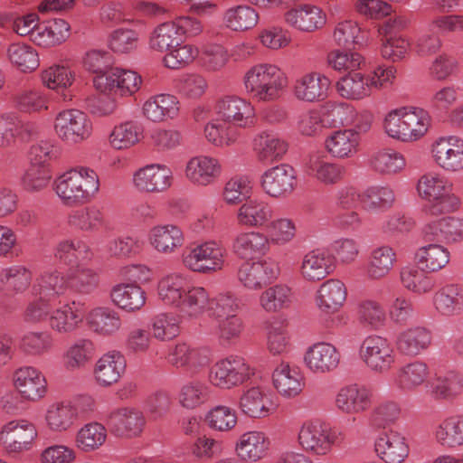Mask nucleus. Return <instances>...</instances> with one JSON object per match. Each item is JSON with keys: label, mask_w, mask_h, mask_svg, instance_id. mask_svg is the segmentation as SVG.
I'll use <instances>...</instances> for the list:
<instances>
[{"label": "nucleus", "mask_w": 463, "mask_h": 463, "mask_svg": "<svg viewBox=\"0 0 463 463\" xmlns=\"http://www.w3.org/2000/svg\"><path fill=\"white\" fill-rule=\"evenodd\" d=\"M222 165L214 156L199 155L185 164L184 176L194 185L205 187L213 184L222 175Z\"/></svg>", "instance_id": "nucleus-25"}, {"label": "nucleus", "mask_w": 463, "mask_h": 463, "mask_svg": "<svg viewBox=\"0 0 463 463\" xmlns=\"http://www.w3.org/2000/svg\"><path fill=\"white\" fill-rule=\"evenodd\" d=\"M156 289L161 302L176 309L183 322H194L209 309V290L202 286L189 285L187 276L182 272L172 271L161 277Z\"/></svg>", "instance_id": "nucleus-1"}, {"label": "nucleus", "mask_w": 463, "mask_h": 463, "mask_svg": "<svg viewBox=\"0 0 463 463\" xmlns=\"http://www.w3.org/2000/svg\"><path fill=\"white\" fill-rule=\"evenodd\" d=\"M372 171L383 176H393L406 167L404 156L393 148H381L374 151L368 160Z\"/></svg>", "instance_id": "nucleus-53"}, {"label": "nucleus", "mask_w": 463, "mask_h": 463, "mask_svg": "<svg viewBox=\"0 0 463 463\" xmlns=\"http://www.w3.org/2000/svg\"><path fill=\"white\" fill-rule=\"evenodd\" d=\"M335 269V257L326 250L315 249L307 251L301 260L299 274L307 282H318L328 277Z\"/></svg>", "instance_id": "nucleus-31"}, {"label": "nucleus", "mask_w": 463, "mask_h": 463, "mask_svg": "<svg viewBox=\"0 0 463 463\" xmlns=\"http://www.w3.org/2000/svg\"><path fill=\"white\" fill-rule=\"evenodd\" d=\"M242 82L246 94L254 101L274 103L283 96L288 80L279 66L260 62L245 71Z\"/></svg>", "instance_id": "nucleus-3"}, {"label": "nucleus", "mask_w": 463, "mask_h": 463, "mask_svg": "<svg viewBox=\"0 0 463 463\" xmlns=\"http://www.w3.org/2000/svg\"><path fill=\"white\" fill-rule=\"evenodd\" d=\"M53 128L61 141L75 145L88 140L92 136L93 123L84 111L67 109L55 116Z\"/></svg>", "instance_id": "nucleus-9"}, {"label": "nucleus", "mask_w": 463, "mask_h": 463, "mask_svg": "<svg viewBox=\"0 0 463 463\" xmlns=\"http://www.w3.org/2000/svg\"><path fill=\"white\" fill-rule=\"evenodd\" d=\"M74 413L70 400L54 401L44 411V424L51 432H66L77 422Z\"/></svg>", "instance_id": "nucleus-45"}, {"label": "nucleus", "mask_w": 463, "mask_h": 463, "mask_svg": "<svg viewBox=\"0 0 463 463\" xmlns=\"http://www.w3.org/2000/svg\"><path fill=\"white\" fill-rule=\"evenodd\" d=\"M331 80L324 73L309 71L298 77L293 87L295 98L304 102L325 100L330 91Z\"/></svg>", "instance_id": "nucleus-27"}, {"label": "nucleus", "mask_w": 463, "mask_h": 463, "mask_svg": "<svg viewBox=\"0 0 463 463\" xmlns=\"http://www.w3.org/2000/svg\"><path fill=\"white\" fill-rule=\"evenodd\" d=\"M374 402V391L363 383H349L342 386L335 393L334 405L335 410L345 415L364 413L372 408Z\"/></svg>", "instance_id": "nucleus-13"}, {"label": "nucleus", "mask_w": 463, "mask_h": 463, "mask_svg": "<svg viewBox=\"0 0 463 463\" xmlns=\"http://www.w3.org/2000/svg\"><path fill=\"white\" fill-rule=\"evenodd\" d=\"M395 202L394 191L387 185H372L362 191L361 209L365 213L385 211Z\"/></svg>", "instance_id": "nucleus-60"}, {"label": "nucleus", "mask_w": 463, "mask_h": 463, "mask_svg": "<svg viewBox=\"0 0 463 463\" xmlns=\"http://www.w3.org/2000/svg\"><path fill=\"white\" fill-rule=\"evenodd\" d=\"M174 183L172 169L159 163L146 165L134 172L132 184L143 194H162L166 192Z\"/></svg>", "instance_id": "nucleus-15"}, {"label": "nucleus", "mask_w": 463, "mask_h": 463, "mask_svg": "<svg viewBox=\"0 0 463 463\" xmlns=\"http://www.w3.org/2000/svg\"><path fill=\"white\" fill-rule=\"evenodd\" d=\"M258 12L248 5H238L226 9L222 17L225 28L243 32L255 27L259 22Z\"/></svg>", "instance_id": "nucleus-58"}, {"label": "nucleus", "mask_w": 463, "mask_h": 463, "mask_svg": "<svg viewBox=\"0 0 463 463\" xmlns=\"http://www.w3.org/2000/svg\"><path fill=\"white\" fill-rule=\"evenodd\" d=\"M142 134V126L137 121L127 120L113 128L109 142L114 149H128L139 143Z\"/></svg>", "instance_id": "nucleus-61"}, {"label": "nucleus", "mask_w": 463, "mask_h": 463, "mask_svg": "<svg viewBox=\"0 0 463 463\" xmlns=\"http://www.w3.org/2000/svg\"><path fill=\"white\" fill-rule=\"evenodd\" d=\"M426 218L422 227L426 240L446 245L463 241V217L448 213Z\"/></svg>", "instance_id": "nucleus-17"}, {"label": "nucleus", "mask_w": 463, "mask_h": 463, "mask_svg": "<svg viewBox=\"0 0 463 463\" xmlns=\"http://www.w3.org/2000/svg\"><path fill=\"white\" fill-rule=\"evenodd\" d=\"M284 19L289 26L305 33L315 32L326 24V13L314 5H302L292 8L285 13Z\"/></svg>", "instance_id": "nucleus-42"}, {"label": "nucleus", "mask_w": 463, "mask_h": 463, "mask_svg": "<svg viewBox=\"0 0 463 463\" xmlns=\"http://www.w3.org/2000/svg\"><path fill=\"white\" fill-rule=\"evenodd\" d=\"M359 358L373 373L390 372L397 362V353L392 342L380 335H370L364 338L359 349Z\"/></svg>", "instance_id": "nucleus-7"}, {"label": "nucleus", "mask_w": 463, "mask_h": 463, "mask_svg": "<svg viewBox=\"0 0 463 463\" xmlns=\"http://www.w3.org/2000/svg\"><path fill=\"white\" fill-rule=\"evenodd\" d=\"M6 54L12 65L24 73L34 71L40 65L37 51L27 43H16L10 44Z\"/></svg>", "instance_id": "nucleus-64"}, {"label": "nucleus", "mask_w": 463, "mask_h": 463, "mask_svg": "<svg viewBox=\"0 0 463 463\" xmlns=\"http://www.w3.org/2000/svg\"><path fill=\"white\" fill-rule=\"evenodd\" d=\"M66 222L72 230L90 233L99 232L106 225L105 214L96 205L71 211L67 215Z\"/></svg>", "instance_id": "nucleus-50"}, {"label": "nucleus", "mask_w": 463, "mask_h": 463, "mask_svg": "<svg viewBox=\"0 0 463 463\" xmlns=\"http://www.w3.org/2000/svg\"><path fill=\"white\" fill-rule=\"evenodd\" d=\"M260 184L262 192L270 198H286L295 190L297 174L288 164H279L266 169L260 175Z\"/></svg>", "instance_id": "nucleus-19"}, {"label": "nucleus", "mask_w": 463, "mask_h": 463, "mask_svg": "<svg viewBox=\"0 0 463 463\" xmlns=\"http://www.w3.org/2000/svg\"><path fill=\"white\" fill-rule=\"evenodd\" d=\"M142 77L135 71L113 67L106 75L94 78L95 88L100 92H109L120 97H130L142 85Z\"/></svg>", "instance_id": "nucleus-16"}, {"label": "nucleus", "mask_w": 463, "mask_h": 463, "mask_svg": "<svg viewBox=\"0 0 463 463\" xmlns=\"http://www.w3.org/2000/svg\"><path fill=\"white\" fill-rule=\"evenodd\" d=\"M214 112L220 121L239 128H252L257 122L253 104L250 100L235 95L219 99L214 106Z\"/></svg>", "instance_id": "nucleus-11"}, {"label": "nucleus", "mask_w": 463, "mask_h": 463, "mask_svg": "<svg viewBox=\"0 0 463 463\" xmlns=\"http://www.w3.org/2000/svg\"><path fill=\"white\" fill-rule=\"evenodd\" d=\"M356 318L363 328L378 331L386 326L387 313L380 301L365 298L356 304Z\"/></svg>", "instance_id": "nucleus-55"}, {"label": "nucleus", "mask_w": 463, "mask_h": 463, "mask_svg": "<svg viewBox=\"0 0 463 463\" xmlns=\"http://www.w3.org/2000/svg\"><path fill=\"white\" fill-rule=\"evenodd\" d=\"M69 289V271L48 268L36 278L33 286V294H43L57 300Z\"/></svg>", "instance_id": "nucleus-46"}, {"label": "nucleus", "mask_w": 463, "mask_h": 463, "mask_svg": "<svg viewBox=\"0 0 463 463\" xmlns=\"http://www.w3.org/2000/svg\"><path fill=\"white\" fill-rule=\"evenodd\" d=\"M400 281L406 290L418 296L430 294L436 285L435 279L417 262L402 267Z\"/></svg>", "instance_id": "nucleus-54"}, {"label": "nucleus", "mask_w": 463, "mask_h": 463, "mask_svg": "<svg viewBox=\"0 0 463 463\" xmlns=\"http://www.w3.org/2000/svg\"><path fill=\"white\" fill-rule=\"evenodd\" d=\"M167 361L177 369L195 373L209 364V351L186 342H178L170 350Z\"/></svg>", "instance_id": "nucleus-30"}, {"label": "nucleus", "mask_w": 463, "mask_h": 463, "mask_svg": "<svg viewBox=\"0 0 463 463\" xmlns=\"http://www.w3.org/2000/svg\"><path fill=\"white\" fill-rule=\"evenodd\" d=\"M305 169L310 177L326 186L341 183L346 175L345 165L328 161L322 152L309 154L306 159Z\"/></svg>", "instance_id": "nucleus-24"}, {"label": "nucleus", "mask_w": 463, "mask_h": 463, "mask_svg": "<svg viewBox=\"0 0 463 463\" xmlns=\"http://www.w3.org/2000/svg\"><path fill=\"white\" fill-rule=\"evenodd\" d=\"M12 385L23 401L37 402L48 394V381L39 368L23 365L12 373Z\"/></svg>", "instance_id": "nucleus-12"}, {"label": "nucleus", "mask_w": 463, "mask_h": 463, "mask_svg": "<svg viewBox=\"0 0 463 463\" xmlns=\"http://www.w3.org/2000/svg\"><path fill=\"white\" fill-rule=\"evenodd\" d=\"M279 275V263L271 257L247 260L236 274L238 282L249 291H259L271 284Z\"/></svg>", "instance_id": "nucleus-10"}, {"label": "nucleus", "mask_w": 463, "mask_h": 463, "mask_svg": "<svg viewBox=\"0 0 463 463\" xmlns=\"http://www.w3.org/2000/svg\"><path fill=\"white\" fill-rule=\"evenodd\" d=\"M360 137L354 130L339 129L334 131L325 140L326 152L335 158H351L356 155Z\"/></svg>", "instance_id": "nucleus-52"}, {"label": "nucleus", "mask_w": 463, "mask_h": 463, "mask_svg": "<svg viewBox=\"0 0 463 463\" xmlns=\"http://www.w3.org/2000/svg\"><path fill=\"white\" fill-rule=\"evenodd\" d=\"M125 370V356L119 351L112 350L97 360L93 373L99 386L109 387L119 381Z\"/></svg>", "instance_id": "nucleus-41"}, {"label": "nucleus", "mask_w": 463, "mask_h": 463, "mask_svg": "<svg viewBox=\"0 0 463 463\" xmlns=\"http://www.w3.org/2000/svg\"><path fill=\"white\" fill-rule=\"evenodd\" d=\"M180 111L178 99L171 94L160 93L146 99L141 108L142 116L148 121L161 123L176 118Z\"/></svg>", "instance_id": "nucleus-39"}, {"label": "nucleus", "mask_w": 463, "mask_h": 463, "mask_svg": "<svg viewBox=\"0 0 463 463\" xmlns=\"http://www.w3.org/2000/svg\"><path fill=\"white\" fill-rule=\"evenodd\" d=\"M336 92L345 99L360 100L371 95L366 76L360 72L348 73L335 83Z\"/></svg>", "instance_id": "nucleus-63"}, {"label": "nucleus", "mask_w": 463, "mask_h": 463, "mask_svg": "<svg viewBox=\"0 0 463 463\" xmlns=\"http://www.w3.org/2000/svg\"><path fill=\"white\" fill-rule=\"evenodd\" d=\"M71 26L63 19L42 22L33 33V43L39 47L52 48L70 37Z\"/></svg>", "instance_id": "nucleus-48"}, {"label": "nucleus", "mask_w": 463, "mask_h": 463, "mask_svg": "<svg viewBox=\"0 0 463 463\" xmlns=\"http://www.w3.org/2000/svg\"><path fill=\"white\" fill-rule=\"evenodd\" d=\"M96 354L94 342L87 337L79 338L71 344L62 354L63 366L68 371H77L89 364Z\"/></svg>", "instance_id": "nucleus-57"}, {"label": "nucleus", "mask_w": 463, "mask_h": 463, "mask_svg": "<svg viewBox=\"0 0 463 463\" xmlns=\"http://www.w3.org/2000/svg\"><path fill=\"white\" fill-rule=\"evenodd\" d=\"M431 435L443 449L463 447V413H450L439 419L432 426Z\"/></svg>", "instance_id": "nucleus-28"}, {"label": "nucleus", "mask_w": 463, "mask_h": 463, "mask_svg": "<svg viewBox=\"0 0 463 463\" xmlns=\"http://www.w3.org/2000/svg\"><path fill=\"white\" fill-rule=\"evenodd\" d=\"M417 193L426 202L425 216H439L452 213L460 207V199L453 193L452 184L443 176L428 173L420 177Z\"/></svg>", "instance_id": "nucleus-4"}, {"label": "nucleus", "mask_w": 463, "mask_h": 463, "mask_svg": "<svg viewBox=\"0 0 463 463\" xmlns=\"http://www.w3.org/2000/svg\"><path fill=\"white\" fill-rule=\"evenodd\" d=\"M232 249L240 259L247 260L267 255L270 246L266 233L250 230L240 232L234 236Z\"/></svg>", "instance_id": "nucleus-37"}, {"label": "nucleus", "mask_w": 463, "mask_h": 463, "mask_svg": "<svg viewBox=\"0 0 463 463\" xmlns=\"http://www.w3.org/2000/svg\"><path fill=\"white\" fill-rule=\"evenodd\" d=\"M37 439L35 424L26 419L11 420L0 428V446L10 456L30 451Z\"/></svg>", "instance_id": "nucleus-8"}, {"label": "nucleus", "mask_w": 463, "mask_h": 463, "mask_svg": "<svg viewBox=\"0 0 463 463\" xmlns=\"http://www.w3.org/2000/svg\"><path fill=\"white\" fill-rule=\"evenodd\" d=\"M53 256L61 263L71 267L82 261L91 260L93 251L90 245L81 239L64 238L54 246Z\"/></svg>", "instance_id": "nucleus-49"}, {"label": "nucleus", "mask_w": 463, "mask_h": 463, "mask_svg": "<svg viewBox=\"0 0 463 463\" xmlns=\"http://www.w3.org/2000/svg\"><path fill=\"white\" fill-rule=\"evenodd\" d=\"M238 409L241 415L251 420H262L271 416L277 405L269 391L260 385L244 388L238 400Z\"/></svg>", "instance_id": "nucleus-18"}, {"label": "nucleus", "mask_w": 463, "mask_h": 463, "mask_svg": "<svg viewBox=\"0 0 463 463\" xmlns=\"http://www.w3.org/2000/svg\"><path fill=\"white\" fill-rule=\"evenodd\" d=\"M185 237L183 230L173 223L156 224L147 233V242L157 253L174 254L184 244Z\"/></svg>", "instance_id": "nucleus-32"}, {"label": "nucleus", "mask_w": 463, "mask_h": 463, "mask_svg": "<svg viewBox=\"0 0 463 463\" xmlns=\"http://www.w3.org/2000/svg\"><path fill=\"white\" fill-rule=\"evenodd\" d=\"M272 384L281 397L293 399L303 392L306 380L298 366L283 361L272 373Z\"/></svg>", "instance_id": "nucleus-26"}, {"label": "nucleus", "mask_w": 463, "mask_h": 463, "mask_svg": "<svg viewBox=\"0 0 463 463\" xmlns=\"http://www.w3.org/2000/svg\"><path fill=\"white\" fill-rule=\"evenodd\" d=\"M432 341L431 332L424 326H410L401 330L395 337V348L407 357H415L425 352Z\"/></svg>", "instance_id": "nucleus-38"}, {"label": "nucleus", "mask_w": 463, "mask_h": 463, "mask_svg": "<svg viewBox=\"0 0 463 463\" xmlns=\"http://www.w3.org/2000/svg\"><path fill=\"white\" fill-rule=\"evenodd\" d=\"M298 444L303 451L321 457L330 453L335 439L326 424L319 420H307L298 431Z\"/></svg>", "instance_id": "nucleus-14"}, {"label": "nucleus", "mask_w": 463, "mask_h": 463, "mask_svg": "<svg viewBox=\"0 0 463 463\" xmlns=\"http://www.w3.org/2000/svg\"><path fill=\"white\" fill-rule=\"evenodd\" d=\"M294 302V295L289 287L276 284L266 288L258 298L260 308L269 314H275L288 309Z\"/></svg>", "instance_id": "nucleus-56"}, {"label": "nucleus", "mask_w": 463, "mask_h": 463, "mask_svg": "<svg viewBox=\"0 0 463 463\" xmlns=\"http://www.w3.org/2000/svg\"><path fill=\"white\" fill-rule=\"evenodd\" d=\"M99 177L90 167L76 166L58 175L53 190L67 206L83 205L91 202L99 192Z\"/></svg>", "instance_id": "nucleus-2"}, {"label": "nucleus", "mask_w": 463, "mask_h": 463, "mask_svg": "<svg viewBox=\"0 0 463 463\" xmlns=\"http://www.w3.org/2000/svg\"><path fill=\"white\" fill-rule=\"evenodd\" d=\"M84 317L89 329L101 337L114 336L122 328L119 313L108 306L95 307Z\"/></svg>", "instance_id": "nucleus-36"}, {"label": "nucleus", "mask_w": 463, "mask_h": 463, "mask_svg": "<svg viewBox=\"0 0 463 463\" xmlns=\"http://www.w3.org/2000/svg\"><path fill=\"white\" fill-rule=\"evenodd\" d=\"M449 250L439 242L430 243L420 247L415 252V260L418 265L430 273L438 272L449 262Z\"/></svg>", "instance_id": "nucleus-59"}, {"label": "nucleus", "mask_w": 463, "mask_h": 463, "mask_svg": "<svg viewBox=\"0 0 463 463\" xmlns=\"http://www.w3.org/2000/svg\"><path fill=\"white\" fill-rule=\"evenodd\" d=\"M397 263V253L394 248L388 244L374 246L369 253L364 266V276L372 281L386 278Z\"/></svg>", "instance_id": "nucleus-35"}, {"label": "nucleus", "mask_w": 463, "mask_h": 463, "mask_svg": "<svg viewBox=\"0 0 463 463\" xmlns=\"http://www.w3.org/2000/svg\"><path fill=\"white\" fill-rule=\"evenodd\" d=\"M110 300L119 309L134 313L139 311L146 301V291L135 283H118L110 290Z\"/></svg>", "instance_id": "nucleus-47"}, {"label": "nucleus", "mask_w": 463, "mask_h": 463, "mask_svg": "<svg viewBox=\"0 0 463 463\" xmlns=\"http://www.w3.org/2000/svg\"><path fill=\"white\" fill-rule=\"evenodd\" d=\"M291 346V334L286 318H276L268 327L267 349L271 355L279 356L288 353Z\"/></svg>", "instance_id": "nucleus-62"}, {"label": "nucleus", "mask_w": 463, "mask_h": 463, "mask_svg": "<svg viewBox=\"0 0 463 463\" xmlns=\"http://www.w3.org/2000/svg\"><path fill=\"white\" fill-rule=\"evenodd\" d=\"M347 288L337 279H329L322 282L315 293V303L321 312L337 311L345 302Z\"/></svg>", "instance_id": "nucleus-43"}, {"label": "nucleus", "mask_w": 463, "mask_h": 463, "mask_svg": "<svg viewBox=\"0 0 463 463\" xmlns=\"http://www.w3.org/2000/svg\"><path fill=\"white\" fill-rule=\"evenodd\" d=\"M288 150V142L272 131H260L253 137L252 151L258 162L263 165L282 160Z\"/></svg>", "instance_id": "nucleus-29"}, {"label": "nucleus", "mask_w": 463, "mask_h": 463, "mask_svg": "<svg viewBox=\"0 0 463 463\" xmlns=\"http://www.w3.org/2000/svg\"><path fill=\"white\" fill-rule=\"evenodd\" d=\"M255 374V367L243 356L231 354L212 365L207 379L213 387L232 390L243 385Z\"/></svg>", "instance_id": "nucleus-5"}, {"label": "nucleus", "mask_w": 463, "mask_h": 463, "mask_svg": "<svg viewBox=\"0 0 463 463\" xmlns=\"http://www.w3.org/2000/svg\"><path fill=\"white\" fill-rule=\"evenodd\" d=\"M146 423L143 411L132 406L114 409L107 419V424L116 435L129 439L140 437Z\"/></svg>", "instance_id": "nucleus-21"}, {"label": "nucleus", "mask_w": 463, "mask_h": 463, "mask_svg": "<svg viewBox=\"0 0 463 463\" xmlns=\"http://www.w3.org/2000/svg\"><path fill=\"white\" fill-rule=\"evenodd\" d=\"M226 256L227 250L221 242L207 241L187 247L181 255V261L192 272L210 274L223 268Z\"/></svg>", "instance_id": "nucleus-6"}, {"label": "nucleus", "mask_w": 463, "mask_h": 463, "mask_svg": "<svg viewBox=\"0 0 463 463\" xmlns=\"http://www.w3.org/2000/svg\"><path fill=\"white\" fill-rule=\"evenodd\" d=\"M272 205L262 198H251L242 203L236 212V221L243 227H263L272 219Z\"/></svg>", "instance_id": "nucleus-40"}, {"label": "nucleus", "mask_w": 463, "mask_h": 463, "mask_svg": "<svg viewBox=\"0 0 463 463\" xmlns=\"http://www.w3.org/2000/svg\"><path fill=\"white\" fill-rule=\"evenodd\" d=\"M432 302L439 315L445 317L458 316L463 312V287L446 285L435 292Z\"/></svg>", "instance_id": "nucleus-51"}, {"label": "nucleus", "mask_w": 463, "mask_h": 463, "mask_svg": "<svg viewBox=\"0 0 463 463\" xmlns=\"http://www.w3.org/2000/svg\"><path fill=\"white\" fill-rule=\"evenodd\" d=\"M430 155L436 165L444 171H462L463 137L450 135L437 138L430 146Z\"/></svg>", "instance_id": "nucleus-20"}, {"label": "nucleus", "mask_w": 463, "mask_h": 463, "mask_svg": "<svg viewBox=\"0 0 463 463\" xmlns=\"http://www.w3.org/2000/svg\"><path fill=\"white\" fill-rule=\"evenodd\" d=\"M374 450L384 463H402L409 456L410 446L402 433L391 430L376 439Z\"/></svg>", "instance_id": "nucleus-33"}, {"label": "nucleus", "mask_w": 463, "mask_h": 463, "mask_svg": "<svg viewBox=\"0 0 463 463\" xmlns=\"http://www.w3.org/2000/svg\"><path fill=\"white\" fill-rule=\"evenodd\" d=\"M269 444L266 433L260 430H250L239 437L235 451L242 460L257 462L267 455Z\"/></svg>", "instance_id": "nucleus-44"}, {"label": "nucleus", "mask_w": 463, "mask_h": 463, "mask_svg": "<svg viewBox=\"0 0 463 463\" xmlns=\"http://www.w3.org/2000/svg\"><path fill=\"white\" fill-rule=\"evenodd\" d=\"M84 321V303L72 300L71 302H59L50 316L48 326L50 329L61 335L76 332Z\"/></svg>", "instance_id": "nucleus-22"}, {"label": "nucleus", "mask_w": 463, "mask_h": 463, "mask_svg": "<svg viewBox=\"0 0 463 463\" xmlns=\"http://www.w3.org/2000/svg\"><path fill=\"white\" fill-rule=\"evenodd\" d=\"M341 361L339 350L331 343L317 342L307 348L303 354L306 368L314 374L330 373L336 370Z\"/></svg>", "instance_id": "nucleus-23"}, {"label": "nucleus", "mask_w": 463, "mask_h": 463, "mask_svg": "<svg viewBox=\"0 0 463 463\" xmlns=\"http://www.w3.org/2000/svg\"><path fill=\"white\" fill-rule=\"evenodd\" d=\"M430 368L422 360H414L400 366L392 377L393 386L401 392H412L430 378Z\"/></svg>", "instance_id": "nucleus-34"}]
</instances>
